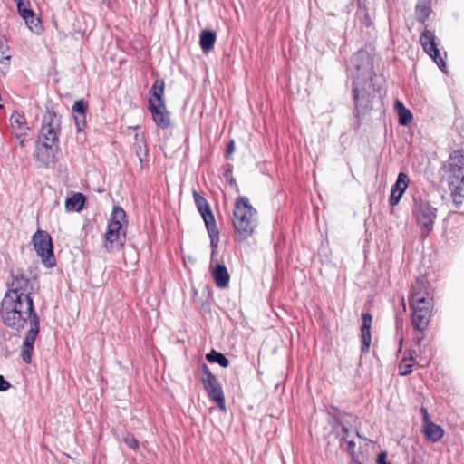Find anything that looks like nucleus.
Masks as SVG:
<instances>
[{
	"instance_id": "nucleus-41",
	"label": "nucleus",
	"mask_w": 464,
	"mask_h": 464,
	"mask_svg": "<svg viewBox=\"0 0 464 464\" xmlns=\"http://www.w3.org/2000/svg\"><path fill=\"white\" fill-rule=\"evenodd\" d=\"M235 150V145H234V141H230L228 144H227V155H230L233 153Z\"/></svg>"
},
{
	"instance_id": "nucleus-2",
	"label": "nucleus",
	"mask_w": 464,
	"mask_h": 464,
	"mask_svg": "<svg viewBox=\"0 0 464 464\" xmlns=\"http://www.w3.org/2000/svg\"><path fill=\"white\" fill-rule=\"evenodd\" d=\"M351 63L355 70L353 74V92L356 117H359L361 111L367 109L370 103L366 87L371 86L373 73L372 61L366 51H359L352 56Z\"/></svg>"
},
{
	"instance_id": "nucleus-33",
	"label": "nucleus",
	"mask_w": 464,
	"mask_h": 464,
	"mask_svg": "<svg viewBox=\"0 0 464 464\" xmlns=\"http://www.w3.org/2000/svg\"><path fill=\"white\" fill-rule=\"evenodd\" d=\"M88 109V104L83 100H78L72 106L73 112L79 115H85Z\"/></svg>"
},
{
	"instance_id": "nucleus-20",
	"label": "nucleus",
	"mask_w": 464,
	"mask_h": 464,
	"mask_svg": "<svg viewBox=\"0 0 464 464\" xmlns=\"http://www.w3.org/2000/svg\"><path fill=\"white\" fill-rule=\"evenodd\" d=\"M422 431L426 438L432 442L439 441L444 435V430L431 420L423 424Z\"/></svg>"
},
{
	"instance_id": "nucleus-23",
	"label": "nucleus",
	"mask_w": 464,
	"mask_h": 464,
	"mask_svg": "<svg viewBox=\"0 0 464 464\" xmlns=\"http://www.w3.org/2000/svg\"><path fill=\"white\" fill-rule=\"evenodd\" d=\"M85 197L82 193H74L72 197L68 198L65 201V208L67 211L79 212L83 208L85 203Z\"/></svg>"
},
{
	"instance_id": "nucleus-11",
	"label": "nucleus",
	"mask_w": 464,
	"mask_h": 464,
	"mask_svg": "<svg viewBox=\"0 0 464 464\" xmlns=\"http://www.w3.org/2000/svg\"><path fill=\"white\" fill-rule=\"evenodd\" d=\"M205 375H207V382L205 389L208 391L209 399L217 404L222 411H226V401L221 384L218 382L216 377L205 367Z\"/></svg>"
},
{
	"instance_id": "nucleus-35",
	"label": "nucleus",
	"mask_w": 464,
	"mask_h": 464,
	"mask_svg": "<svg viewBox=\"0 0 464 464\" xmlns=\"http://www.w3.org/2000/svg\"><path fill=\"white\" fill-rule=\"evenodd\" d=\"M122 441L131 450H139V442L134 438L133 435L128 433L125 437L122 438Z\"/></svg>"
},
{
	"instance_id": "nucleus-16",
	"label": "nucleus",
	"mask_w": 464,
	"mask_h": 464,
	"mask_svg": "<svg viewBox=\"0 0 464 464\" xmlns=\"http://www.w3.org/2000/svg\"><path fill=\"white\" fill-rule=\"evenodd\" d=\"M408 175L404 172H400L396 182L392 187L391 196L389 198V203L391 206L394 207L400 202L402 195L408 188Z\"/></svg>"
},
{
	"instance_id": "nucleus-21",
	"label": "nucleus",
	"mask_w": 464,
	"mask_h": 464,
	"mask_svg": "<svg viewBox=\"0 0 464 464\" xmlns=\"http://www.w3.org/2000/svg\"><path fill=\"white\" fill-rule=\"evenodd\" d=\"M164 87L165 83L163 80H155L153 85L150 90L151 97L149 99V104L165 103L163 101Z\"/></svg>"
},
{
	"instance_id": "nucleus-9",
	"label": "nucleus",
	"mask_w": 464,
	"mask_h": 464,
	"mask_svg": "<svg viewBox=\"0 0 464 464\" xmlns=\"http://www.w3.org/2000/svg\"><path fill=\"white\" fill-rule=\"evenodd\" d=\"M447 169L449 186H464V150H456L450 155Z\"/></svg>"
},
{
	"instance_id": "nucleus-4",
	"label": "nucleus",
	"mask_w": 464,
	"mask_h": 464,
	"mask_svg": "<svg viewBox=\"0 0 464 464\" xmlns=\"http://www.w3.org/2000/svg\"><path fill=\"white\" fill-rule=\"evenodd\" d=\"M59 130L60 116L47 111L43 119L37 145V160L44 165H49L54 161L59 149Z\"/></svg>"
},
{
	"instance_id": "nucleus-19",
	"label": "nucleus",
	"mask_w": 464,
	"mask_h": 464,
	"mask_svg": "<svg viewBox=\"0 0 464 464\" xmlns=\"http://www.w3.org/2000/svg\"><path fill=\"white\" fill-rule=\"evenodd\" d=\"M211 274L218 287L226 288L228 285L230 276L225 265L216 264Z\"/></svg>"
},
{
	"instance_id": "nucleus-26",
	"label": "nucleus",
	"mask_w": 464,
	"mask_h": 464,
	"mask_svg": "<svg viewBox=\"0 0 464 464\" xmlns=\"http://www.w3.org/2000/svg\"><path fill=\"white\" fill-rule=\"evenodd\" d=\"M24 20L25 21L27 26L32 32L35 34H40L42 32L43 26L41 24V21L38 17L35 16L34 12H32L31 16L24 18Z\"/></svg>"
},
{
	"instance_id": "nucleus-13",
	"label": "nucleus",
	"mask_w": 464,
	"mask_h": 464,
	"mask_svg": "<svg viewBox=\"0 0 464 464\" xmlns=\"http://www.w3.org/2000/svg\"><path fill=\"white\" fill-rule=\"evenodd\" d=\"M12 282L9 290L5 294H13L20 296H31L33 285L30 279L23 274H12Z\"/></svg>"
},
{
	"instance_id": "nucleus-27",
	"label": "nucleus",
	"mask_w": 464,
	"mask_h": 464,
	"mask_svg": "<svg viewBox=\"0 0 464 464\" xmlns=\"http://www.w3.org/2000/svg\"><path fill=\"white\" fill-rule=\"evenodd\" d=\"M17 6L18 14L22 16V18H27L32 14V9L30 7L29 0H14Z\"/></svg>"
},
{
	"instance_id": "nucleus-28",
	"label": "nucleus",
	"mask_w": 464,
	"mask_h": 464,
	"mask_svg": "<svg viewBox=\"0 0 464 464\" xmlns=\"http://www.w3.org/2000/svg\"><path fill=\"white\" fill-rule=\"evenodd\" d=\"M349 434V430L343 425H341V430L338 432V437L340 438L341 442L345 441L347 443V451L349 453H353L355 448V442L353 440H347V436Z\"/></svg>"
},
{
	"instance_id": "nucleus-30",
	"label": "nucleus",
	"mask_w": 464,
	"mask_h": 464,
	"mask_svg": "<svg viewBox=\"0 0 464 464\" xmlns=\"http://www.w3.org/2000/svg\"><path fill=\"white\" fill-rule=\"evenodd\" d=\"M450 189L451 197L453 198V202L455 203V205H457V206L461 205L463 202V198H464V194H463L464 186H459V188H455V187L450 186Z\"/></svg>"
},
{
	"instance_id": "nucleus-14",
	"label": "nucleus",
	"mask_w": 464,
	"mask_h": 464,
	"mask_svg": "<svg viewBox=\"0 0 464 464\" xmlns=\"http://www.w3.org/2000/svg\"><path fill=\"white\" fill-rule=\"evenodd\" d=\"M205 227L210 238V245L213 248L212 256L215 253V248L218 247L219 243V230L217 226L214 215L210 209V206L205 202Z\"/></svg>"
},
{
	"instance_id": "nucleus-3",
	"label": "nucleus",
	"mask_w": 464,
	"mask_h": 464,
	"mask_svg": "<svg viewBox=\"0 0 464 464\" xmlns=\"http://www.w3.org/2000/svg\"><path fill=\"white\" fill-rule=\"evenodd\" d=\"M409 304L412 326L419 332L425 331L430 324L433 307L431 289L426 277L420 276L416 279L411 287Z\"/></svg>"
},
{
	"instance_id": "nucleus-40",
	"label": "nucleus",
	"mask_w": 464,
	"mask_h": 464,
	"mask_svg": "<svg viewBox=\"0 0 464 464\" xmlns=\"http://www.w3.org/2000/svg\"><path fill=\"white\" fill-rule=\"evenodd\" d=\"M420 412H421V414H422V420H423V424H425V423H427V422L430 421V417H429V413H428V410H427L426 408L422 407V408L420 409Z\"/></svg>"
},
{
	"instance_id": "nucleus-22",
	"label": "nucleus",
	"mask_w": 464,
	"mask_h": 464,
	"mask_svg": "<svg viewBox=\"0 0 464 464\" xmlns=\"http://www.w3.org/2000/svg\"><path fill=\"white\" fill-rule=\"evenodd\" d=\"M394 108L399 116V123L402 126H408L413 119L412 113L409 109H407L403 102L400 100H396L394 103Z\"/></svg>"
},
{
	"instance_id": "nucleus-18",
	"label": "nucleus",
	"mask_w": 464,
	"mask_h": 464,
	"mask_svg": "<svg viewBox=\"0 0 464 464\" xmlns=\"http://www.w3.org/2000/svg\"><path fill=\"white\" fill-rule=\"evenodd\" d=\"M362 328H361V343H362V352L366 353L369 351L371 345V325L372 317L368 313H363L362 314Z\"/></svg>"
},
{
	"instance_id": "nucleus-42",
	"label": "nucleus",
	"mask_w": 464,
	"mask_h": 464,
	"mask_svg": "<svg viewBox=\"0 0 464 464\" xmlns=\"http://www.w3.org/2000/svg\"><path fill=\"white\" fill-rule=\"evenodd\" d=\"M140 140H141L142 142H146L145 140H144V137L143 135H140L139 133H136L135 134V142L134 144H139L140 143Z\"/></svg>"
},
{
	"instance_id": "nucleus-6",
	"label": "nucleus",
	"mask_w": 464,
	"mask_h": 464,
	"mask_svg": "<svg viewBox=\"0 0 464 464\" xmlns=\"http://www.w3.org/2000/svg\"><path fill=\"white\" fill-rule=\"evenodd\" d=\"M125 218L126 213L123 208L121 207H114L104 235V246L107 251H119L124 246L125 231L122 227V221H124Z\"/></svg>"
},
{
	"instance_id": "nucleus-25",
	"label": "nucleus",
	"mask_w": 464,
	"mask_h": 464,
	"mask_svg": "<svg viewBox=\"0 0 464 464\" xmlns=\"http://www.w3.org/2000/svg\"><path fill=\"white\" fill-rule=\"evenodd\" d=\"M205 359H207L211 363H218L220 366L226 368L229 365L228 359L221 353L217 352L216 350H211L210 353L206 354Z\"/></svg>"
},
{
	"instance_id": "nucleus-39",
	"label": "nucleus",
	"mask_w": 464,
	"mask_h": 464,
	"mask_svg": "<svg viewBox=\"0 0 464 464\" xmlns=\"http://www.w3.org/2000/svg\"><path fill=\"white\" fill-rule=\"evenodd\" d=\"M386 457H387V452L386 451L381 452L378 455V458H377V460H376L377 464H392V463L386 461Z\"/></svg>"
},
{
	"instance_id": "nucleus-10",
	"label": "nucleus",
	"mask_w": 464,
	"mask_h": 464,
	"mask_svg": "<svg viewBox=\"0 0 464 464\" xmlns=\"http://www.w3.org/2000/svg\"><path fill=\"white\" fill-rule=\"evenodd\" d=\"M420 42L425 53L436 63L441 71L446 72V63L438 49L439 42L434 33L425 29L420 37Z\"/></svg>"
},
{
	"instance_id": "nucleus-31",
	"label": "nucleus",
	"mask_w": 464,
	"mask_h": 464,
	"mask_svg": "<svg viewBox=\"0 0 464 464\" xmlns=\"http://www.w3.org/2000/svg\"><path fill=\"white\" fill-rule=\"evenodd\" d=\"M357 16L362 24L365 26H370L372 24V21L371 19L370 14L367 11V6L364 8H358Z\"/></svg>"
},
{
	"instance_id": "nucleus-34",
	"label": "nucleus",
	"mask_w": 464,
	"mask_h": 464,
	"mask_svg": "<svg viewBox=\"0 0 464 464\" xmlns=\"http://www.w3.org/2000/svg\"><path fill=\"white\" fill-rule=\"evenodd\" d=\"M133 147H134L137 157L139 158L140 161L142 162L143 156L147 155L146 142H142L141 140H140V143L134 144Z\"/></svg>"
},
{
	"instance_id": "nucleus-5",
	"label": "nucleus",
	"mask_w": 464,
	"mask_h": 464,
	"mask_svg": "<svg viewBox=\"0 0 464 464\" xmlns=\"http://www.w3.org/2000/svg\"><path fill=\"white\" fill-rule=\"evenodd\" d=\"M232 224L236 241L242 242L254 234L258 224L257 211L250 204L247 197L239 196L237 198Z\"/></svg>"
},
{
	"instance_id": "nucleus-17",
	"label": "nucleus",
	"mask_w": 464,
	"mask_h": 464,
	"mask_svg": "<svg viewBox=\"0 0 464 464\" xmlns=\"http://www.w3.org/2000/svg\"><path fill=\"white\" fill-rule=\"evenodd\" d=\"M149 110L159 128L167 129L170 125V117L165 103L149 104Z\"/></svg>"
},
{
	"instance_id": "nucleus-7",
	"label": "nucleus",
	"mask_w": 464,
	"mask_h": 464,
	"mask_svg": "<svg viewBox=\"0 0 464 464\" xmlns=\"http://www.w3.org/2000/svg\"><path fill=\"white\" fill-rule=\"evenodd\" d=\"M438 209L423 198H414L412 205L413 218L420 229V237L426 238L432 231L437 218Z\"/></svg>"
},
{
	"instance_id": "nucleus-15",
	"label": "nucleus",
	"mask_w": 464,
	"mask_h": 464,
	"mask_svg": "<svg viewBox=\"0 0 464 464\" xmlns=\"http://www.w3.org/2000/svg\"><path fill=\"white\" fill-rule=\"evenodd\" d=\"M40 331V326H37L34 323L33 328H30L27 332L23 345L21 347V357L25 363H30L32 361V353L34 350V342L36 336Z\"/></svg>"
},
{
	"instance_id": "nucleus-36",
	"label": "nucleus",
	"mask_w": 464,
	"mask_h": 464,
	"mask_svg": "<svg viewBox=\"0 0 464 464\" xmlns=\"http://www.w3.org/2000/svg\"><path fill=\"white\" fill-rule=\"evenodd\" d=\"M193 196H194L197 208H198L200 216L203 218V197L196 190L193 191Z\"/></svg>"
},
{
	"instance_id": "nucleus-29",
	"label": "nucleus",
	"mask_w": 464,
	"mask_h": 464,
	"mask_svg": "<svg viewBox=\"0 0 464 464\" xmlns=\"http://www.w3.org/2000/svg\"><path fill=\"white\" fill-rule=\"evenodd\" d=\"M430 7L428 5H416V18L419 22L424 23L430 14Z\"/></svg>"
},
{
	"instance_id": "nucleus-32",
	"label": "nucleus",
	"mask_w": 464,
	"mask_h": 464,
	"mask_svg": "<svg viewBox=\"0 0 464 464\" xmlns=\"http://www.w3.org/2000/svg\"><path fill=\"white\" fill-rule=\"evenodd\" d=\"M216 42V34L213 31H205V53L210 51Z\"/></svg>"
},
{
	"instance_id": "nucleus-44",
	"label": "nucleus",
	"mask_w": 464,
	"mask_h": 464,
	"mask_svg": "<svg viewBox=\"0 0 464 464\" xmlns=\"http://www.w3.org/2000/svg\"><path fill=\"white\" fill-rule=\"evenodd\" d=\"M198 44L201 46V48L203 49V44H204V41H203V30L200 31V33L198 34Z\"/></svg>"
},
{
	"instance_id": "nucleus-38",
	"label": "nucleus",
	"mask_w": 464,
	"mask_h": 464,
	"mask_svg": "<svg viewBox=\"0 0 464 464\" xmlns=\"http://www.w3.org/2000/svg\"><path fill=\"white\" fill-rule=\"evenodd\" d=\"M10 383L0 375V392H5L10 388Z\"/></svg>"
},
{
	"instance_id": "nucleus-37",
	"label": "nucleus",
	"mask_w": 464,
	"mask_h": 464,
	"mask_svg": "<svg viewBox=\"0 0 464 464\" xmlns=\"http://www.w3.org/2000/svg\"><path fill=\"white\" fill-rule=\"evenodd\" d=\"M75 124L78 131H82L85 127V115H75L74 116Z\"/></svg>"
},
{
	"instance_id": "nucleus-24",
	"label": "nucleus",
	"mask_w": 464,
	"mask_h": 464,
	"mask_svg": "<svg viewBox=\"0 0 464 464\" xmlns=\"http://www.w3.org/2000/svg\"><path fill=\"white\" fill-rule=\"evenodd\" d=\"M414 352L408 351L405 353L404 357L401 361L399 364V373L401 376H406L412 372V362L414 361L413 358Z\"/></svg>"
},
{
	"instance_id": "nucleus-12",
	"label": "nucleus",
	"mask_w": 464,
	"mask_h": 464,
	"mask_svg": "<svg viewBox=\"0 0 464 464\" xmlns=\"http://www.w3.org/2000/svg\"><path fill=\"white\" fill-rule=\"evenodd\" d=\"M12 133L22 147L25 146L29 127L25 117L18 111H14L9 119Z\"/></svg>"
},
{
	"instance_id": "nucleus-43",
	"label": "nucleus",
	"mask_w": 464,
	"mask_h": 464,
	"mask_svg": "<svg viewBox=\"0 0 464 464\" xmlns=\"http://www.w3.org/2000/svg\"><path fill=\"white\" fill-rule=\"evenodd\" d=\"M358 8H364L366 5L367 0H356Z\"/></svg>"
},
{
	"instance_id": "nucleus-1",
	"label": "nucleus",
	"mask_w": 464,
	"mask_h": 464,
	"mask_svg": "<svg viewBox=\"0 0 464 464\" xmlns=\"http://www.w3.org/2000/svg\"><path fill=\"white\" fill-rule=\"evenodd\" d=\"M1 317L5 325L16 331L24 329L28 322L30 328L34 323L40 326L32 296L5 294L1 302Z\"/></svg>"
},
{
	"instance_id": "nucleus-8",
	"label": "nucleus",
	"mask_w": 464,
	"mask_h": 464,
	"mask_svg": "<svg viewBox=\"0 0 464 464\" xmlns=\"http://www.w3.org/2000/svg\"><path fill=\"white\" fill-rule=\"evenodd\" d=\"M33 244L35 252L41 257L43 264L47 268L55 266L56 261L53 256L52 238L44 230L38 229L33 236Z\"/></svg>"
}]
</instances>
